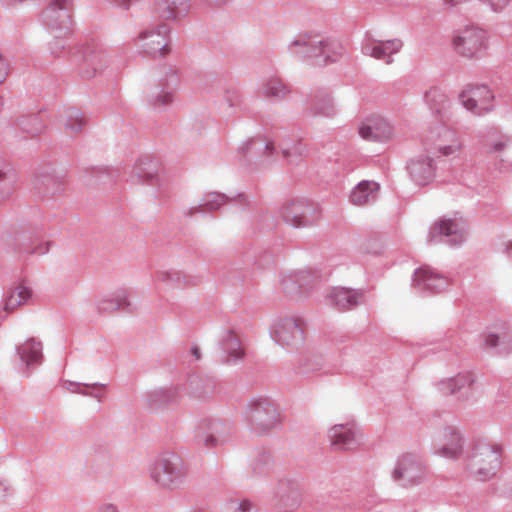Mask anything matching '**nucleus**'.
I'll return each mask as SVG.
<instances>
[{"instance_id":"nucleus-1","label":"nucleus","mask_w":512,"mask_h":512,"mask_svg":"<svg viewBox=\"0 0 512 512\" xmlns=\"http://www.w3.org/2000/svg\"><path fill=\"white\" fill-rule=\"evenodd\" d=\"M502 446L484 439L475 440L466 458V469L477 481L492 479L502 465Z\"/></svg>"},{"instance_id":"nucleus-2","label":"nucleus","mask_w":512,"mask_h":512,"mask_svg":"<svg viewBox=\"0 0 512 512\" xmlns=\"http://www.w3.org/2000/svg\"><path fill=\"white\" fill-rule=\"evenodd\" d=\"M151 481L158 487L178 489L188 476V466L176 452L164 451L158 454L148 466Z\"/></svg>"},{"instance_id":"nucleus-3","label":"nucleus","mask_w":512,"mask_h":512,"mask_svg":"<svg viewBox=\"0 0 512 512\" xmlns=\"http://www.w3.org/2000/svg\"><path fill=\"white\" fill-rule=\"evenodd\" d=\"M245 421L254 432L265 433L279 425L281 419L277 406L270 398L257 396L247 404Z\"/></svg>"},{"instance_id":"nucleus-4","label":"nucleus","mask_w":512,"mask_h":512,"mask_svg":"<svg viewBox=\"0 0 512 512\" xmlns=\"http://www.w3.org/2000/svg\"><path fill=\"white\" fill-rule=\"evenodd\" d=\"M474 383L473 374L465 371L437 381L435 389L440 396H454L457 402L470 404L476 402L480 397V391Z\"/></svg>"},{"instance_id":"nucleus-5","label":"nucleus","mask_w":512,"mask_h":512,"mask_svg":"<svg viewBox=\"0 0 512 512\" xmlns=\"http://www.w3.org/2000/svg\"><path fill=\"white\" fill-rule=\"evenodd\" d=\"M455 52L468 59L482 58L488 49V33L477 26H467L452 39Z\"/></svg>"},{"instance_id":"nucleus-6","label":"nucleus","mask_w":512,"mask_h":512,"mask_svg":"<svg viewBox=\"0 0 512 512\" xmlns=\"http://www.w3.org/2000/svg\"><path fill=\"white\" fill-rule=\"evenodd\" d=\"M232 435L229 422L217 418H205L199 421L194 432L196 445L207 449L216 448L228 442Z\"/></svg>"},{"instance_id":"nucleus-7","label":"nucleus","mask_w":512,"mask_h":512,"mask_svg":"<svg viewBox=\"0 0 512 512\" xmlns=\"http://www.w3.org/2000/svg\"><path fill=\"white\" fill-rule=\"evenodd\" d=\"M320 215L317 204L302 198L288 201L280 208L281 218L293 228H306L315 225L319 221Z\"/></svg>"},{"instance_id":"nucleus-8","label":"nucleus","mask_w":512,"mask_h":512,"mask_svg":"<svg viewBox=\"0 0 512 512\" xmlns=\"http://www.w3.org/2000/svg\"><path fill=\"white\" fill-rule=\"evenodd\" d=\"M77 63L81 77L90 79L110 66L111 56L102 43L93 41L81 47Z\"/></svg>"},{"instance_id":"nucleus-9","label":"nucleus","mask_w":512,"mask_h":512,"mask_svg":"<svg viewBox=\"0 0 512 512\" xmlns=\"http://www.w3.org/2000/svg\"><path fill=\"white\" fill-rule=\"evenodd\" d=\"M304 321L295 316H278L270 327L271 338L280 346L297 348L304 342Z\"/></svg>"},{"instance_id":"nucleus-10","label":"nucleus","mask_w":512,"mask_h":512,"mask_svg":"<svg viewBox=\"0 0 512 512\" xmlns=\"http://www.w3.org/2000/svg\"><path fill=\"white\" fill-rule=\"evenodd\" d=\"M467 238V225L462 220L441 219L429 229L427 240L429 243H444L457 247Z\"/></svg>"},{"instance_id":"nucleus-11","label":"nucleus","mask_w":512,"mask_h":512,"mask_svg":"<svg viewBox=\"0 0 512 512\" xmlns=\"http://www.w3.org/2000/svg\"><path fill=\"white\" fill-rule=\"evenodd\" d=\"M73 9V0H51L42 11V23L51 33L67 34L72 25Z\"/></svg>"},{"instance_id":"nucleus-12","label":"nucleus","mask_w":512,"mask_h":512,"mask_svg":"<svg viewBox=\"0 0 512 512\" xmlns=\"http://www.w3.org/2000/svg\"><path fill=\"white\" fill-rule=\"evenodd\" d=\"M424 147L431 155L452 156L461 150L462 143L454 130L440 124L426 137Z\"/></svg>"},{"instance_id":"nucleus-13","label":"nucleus","mask_w":512,"mask_h":512,"mask_svg":"<svg viewBox=\"0 0 512 512\" xmlns=\"http://www.w3.org/2000/svg\"><path fill=\"white\" fill-rule=\"evenodd\" d=\"M426 476V468L422 460L413 454H404L396 461L391 477L402 487L420 484Z\"/></svg>"},{"instance_id":"nucleus-14","label":"nucleus","mask_w":512,"mask_h":512,"mask_svg":"<svg viewBox=\"0 0 512 512\" xmlns=\"http://www.w3.org/2000/svg\"><path fill=\"white\" fill-rule=\"evenodd\" d=\"M462 106L476 116H483L494 108V94L487 85L471 84L460 94Z\"/></svg>"},{"instance_id":"nucleus-15","label":"nucleus","mask_w":512,"mask_h":512,"mask_svg":"<svg viewBox=\"0 0 512 512\" xmlns=\"http://www.w3.org/2000/svg\"><path fill=\"white\" fill-rule=\"evenodd\" d=\"M169 28L161 23L155 27L143 30L137 41L142 51L151 57H162L170 52L168 45Z\"/></svg>"},{"instance_id":"nucleus-16","label":"nucleus","mask_w":512,"mask_h":512,"mask_svg":"<svg viewBox=\"0 0 512 512\" xmlns=\"http://www.w3.org/2000/svg\"><path fill=\"white\" fill-rule=\"evenodd\" d=\"M160 161L148 155L140 156L130 172L128 181L133 184L145 183L161 188L164 184Z\"/></svg>"},{"instance_id":"nucleus-17","label":"nucleus","mask_w":512,"mask_h":512,"mask_svg":"<svg viewBox=\"0 0 512 512\" xmlns=\"http://www.w3.org/2000/svg\"><path fill=\"white\" fill-rule=\"evenodd\" d=\"M413 288L421 294H437L449 286L448 278L429 266H421L414 271Z\"/></svg>"},{"instance_id":"nucleus-18","label":"nucleus","mask_w":512,"mask_h":512,"mask_svg":"<svg viewBox=\"0 0 512 512\" xmlns=\"http://www.w3.org/2000/svg\"><path fill=\"white\" fill-rule=\"evenodd\" d=\"M465 439L460 431L452 426L445 427L434 439V453L447 458L458 459L463 454Z\"/></svg>"},{"instance_id":"nucleus-19","label":"nucleus","mask_w":512,"mask_h":512,"mask_svg":"<svg viewBox=\"0 0 512 512\" xmlns=\"http://www.w3.org/2000/svg\"><path fill=\"white\" fill-rule=\"evenodd\" d=\"M274 505L282 512L296 510L301 503V490L299 485L290 479H281L273 490Z\"/></svg>"},{"instance_id":"nucleus-20","label":"nucleus","mask_w":512,"mask_h":512,"mask_svg":"<svg viewBox=\"0 0 512 512\" xmlns=\"http://www.w3.org/2000/svg\"><path fill=\"white\" fill-rule=\"evenodd\" d=\"M190 0H153L152 13L163 21L179 22L190 12Z\"/></svg>"},{"instance_id":"nucleus-21","label":"nucleus","mask_w":512,"mask_h":512,"mask_svg":"<svg viewBox=\"0 0 512 512\" xmlns=\"http://www.w3.org/2000/svg\"><path fill=\"white\" fill-rule=\"evenodd\" d=\"M359 429L354 422L335 424L328 430L331 445L337 450H352L358 447Z\"/></svg>"},{"instance_id":"nucleus-22","label":"nucleus","mask_w":512,"mask_h":512,"mask_svg":"<svg viewBox=\"0 0 512 512\" xmlns=\"http://www.w3.org/2000/svg\"><path fill=\"white\" fill-rule=\"evenodd\" d=\"M178 82L177 71L170 67L169 71L166 72L165 78L160 79L159 85L152 91L149 100L150 104L158 110L170 105L173 102L174 90Z\"/></svg>"},{"instance_id":"nucleus-23","label":"nucleus","mask_w":512,"mask_h":512,"mask_svg":"<svg viewBox=\"0 0 512 512\" xmlns=\"http://www.w3.org/2000/svg\"><path fill=\"white\" fill-rule=\"evenodd\" d=\"M403 47V42L398 39L390 40H371L367 39L361 47L364 55L373 57L377 60H383L387 64L393 62L392 56L398 53Z\"/></svg>"},{"instance_id":"nucleus-24","label":"nucleus","mask_w":512,"mask_h":512,"mask_svg":"<svg viewBox=\"0 0 512 512\" xmlns=\"http://www.w3.org/2000/svg\"><path fill=\"white\" fill-rule=\"evenodd\" d=\"M330 304L339 311H349L365 301V290L334 287L329 293Z\"/></svg>"},{"instance_id":"nucleus-25","label":"nucleus","mask_w":512,"mask_h":512,"mask_svg":"<svg viewBox=\"0 0 512 512\" xmlns=\"http://www.w3.org/2000/svg\"><path fill=\"white\" fill-rule=\"evenodd\" d=\"M315 43L312 59H314L315 63L318 65L336 62L345 52L343 45L334 38H320L316 35Z\"/></svg>"},{"instance_id":"nucleus-26","label":"nucleus","mask_w":512,"mask_h":512,"mask_svg":"<svg viewBox=\"0 0 512 512\" xmlns=\"http://www.w3.org/2000/svg\"><path fill=\"white\" fill-rule=\"evenodd\" d=\"M34 185L43 196L59 194L64 190V174L58 172L53 166L42 168L35 177Z\"/></svg>"},{"instance_id":"nucleus-27","label":"nucleus","mask_w":512,"mask_h":512,"mask_svg":"<svg viewBox=\"0 0 512 512\" xmlns=\"http://www.w3.org/2000/svg\"><path fill=\"white\" fill-rule=\"evenodd\" d=\"M31 297V288L22 283L7 289L0 302V317L6 318L16 308L26 304Z\"/></svg>"},{"instance_id":"nucleus-28","label":"nucleus","mask_w":512,"mask_h":512,"mask_svg":"<svg viewBox=\"0 0 512 512\" xmlns=\"http://www.w3.org/2000/svg\"><path fill=\"white\" fill-rule=\"evenodd\" d=\"M257 93L264 98L281 101L290 93V88L278 74L273 73L261 78Z\"/></svg>"},{"instance_id":"nucleus-29","label":"nucleus","mask_w":512,"mask_h":512,"mask_svg":"<svg viewBox=\"0 0 512 512\" xmlns=\"http://www.w3.org/2000/svg\"><path fill=\"white\" fill-rule=\"evenodd\" d=\"M320 275L317 271L300 270L291 275L285 276L281 280L283 289L288 293L307 292L318 283Z\"/></svg>"},{"instance_id":"nucleus-30","label":"nucleus","mask_w":512,"mask_h":512,"mask_svg":"<svg viewBox=\"0 0 512 512\" xmlns=\"http://www.w3.org/2000/svg\"><path fill=\"white\" fill-rule=\"evenodd\" d=\"M306 105L305 112L309 116L332 117L337 112L329 91L325 89L310 94Z\"/></svg>"},{"instance_id":"nucleus-31","label":"nucleus","mask_w":512,"mask_h":512,"mask_svg":"<svg viewBox=\"0 0 512 512\" xmlns=\"http://www.w3.org/2000/svg\"><path fill=\"white\" fill-rule=\"evenodd\" d=\"M411 179L418 185L428 184L436 175V166L430 156H419L407 164Z\"/></svg>"},{"instance_id":"nucleus-32","label":"nucleus","mask_w":512,"mask_h":512,"mask_svg":"<svg viewBox=\"0 0 512 512\" xmlns=\"http://www.w3.org/2000/svg\"><path fill=\"white\" fill-rule=\"evenodd\" d=\"M11 244L18 253H27L31 255H44L50 250V242L42 241L34 245V234L31 231H15L9 236Z\"/></svg>"},{"instance_id":"nucleus-33","label":"nucleus","mask_w":512,"mask_h":512,"mask_svg":"<svg viewBox=\"0 0 512 512\" xmlns=\"http://www.w3.org/2000/svg\"><path fill=\"white\" fill-rule=\"evenodd\" d=\"M231 202L239 204L241 209L247 205V199L243 194H239L235 198H229L225 194L209 192L203 196L202 202L199 205L190 209L189 214L214 211Z\"/></svg>"},{"instance_id":"nucleus-34","label":"nucleus","mask_w":512,"mask_h":512,"mask_svg":"<svg viewBox=\"0 0 512 512\" xmlns=\"http://www.w3.org/2000/svg\"><path fill=\"white\" fill-rule=\"evenodd\" d=\"M42 349L41 341L35 338H29L24 343L16 346V353L19 356L21 364L29 370L42 363Z\"/></svg>"},{"instance_id":"nucleus-35","label":"nucleus","mask_w":512,"mask_h":512,"mask_svg":"<svg viewBox=\"0 0 512 512\" xmlns=\"http://www.w3.org/2000/svg\"><path fill=\"white\" fill-rule=\"evenodd\" d=\"M380 186L377 182L363 180L359 182L351 191L349 200L353 205L363 206L373 203L379 196Z\"/></svg>"},{"instance_id":"nucleus-36","label":"nucleus","mask_w":512,"mask_h":512,"mask_svg":"<svg viewBox=\"0 0 512 512\" xmlns=\"http://www.w3.org/2000/svg\"><path fill=\"white\" fill-rule=\"evenodd\" d=\"M220 347L223 352L222 361L224 363H235L244 356L241 341L233 331L227 330L223 333Z\"/></svg>"},{"instance_id":"nucleus-37","label":"nucleus","mask_w":512,"mask_h":512,"mask_svg":"<svg viewBox=\"0 0 512 512\" xmlns=\"http://www.w3.org/2000/svg\"><path fill=\"white\" fill-rule=\"evenodd\" d=\"M316 35L309 33H299L294 39L288 44V51L300 58L312 59L315 47Z\"/></svg>"},{"instance_id":"nucleus-38","label":"nucleus","mask_w":512,"mask_h":512,"mask_svg":"<svg viewBox=\"0 0 512 512\" xmlns=\"http://www.w3.org/2000/svg\"><path fill=\"white\" fill-rule=\"evenodd\" d=\"M296 372L299 375L309 377L311 375L327 373L324 369V359L321 355L308 354L299 359Z\"/></svg>"},{"instance_id":"nucleus-39","label":"nucleus","mask_w":512,"mask_h":512,"mask_svg":"<svg viewBox=\"0 0 512 512\" xmlns=\"http://www.w3.org/2000/svg\"><path fill=\"white\" fill-rule=\"evenodd\" d=\"M238 151L243 155H253L260 151L267 157H272L276 153V147L273 142H264L260 137L249 138L242 142Z\"/></svg>"},{"instance_id":"nucleus-40","label":"nucleus","mask_w":512,"mask_h":512,"mask_svg":"<svg viewBox=\"0 0 512 512\" xmlns=\"http://www.w3.org/2000/svg\"><path fill=\"white\" fill-rule=\"evenodd\" d=\"M131 306L127 300V293L125 290L117 291L115 295L104 296L98 303L97 307L100 312H114L116 310H129Z\"/></svg>"},{"instance_id":"nucleus-41","label":"nucleus","mask_w":512,"mask_h":512,"mask_svg":"<svg viewBox=\"0 0 512 512\" xmlns=\"http://www.w3.org/2000/svg\"><path fill=\"white\" fill-rule=\"evenodd\" d=\"M189 385L191 395L196 399H205L212 396L216 388L215 380L206 376L191 377Z\"/></svg>"},{"instance_id":"nucleus-42","label":"nucleus","mask_w":512,"mask_h":512,"mask_svg":"<svg viewBox=\"0 0 512 512\" xmlns=\"http://www.w3.org/2000/svg\"><path fill=\"white\" fill-rule=\"evenodd\" d=\"M61 35L55 36L54 40L49 43V51L54 57L70 56L75 62H77L81 47L71 46L64 36L66 34L60 33Z\"/></svg>"},{"instance_id":"nucleus-43","label":"nucleus","mask_w":512,"mask_h":512,"mask_svg":"<svg viewBox=\"0 0 512 512\" xmlns=\"http://www.w3.org/2000/svg\"><path fill=\"white\" fill-rule=\"evenodd\" d=\"M17 177L14 169L7 164L0 167V204L8 200L15 191Z\"/></svg>"},{"instance_id":"nucleus-44","label":"nucleus","mask_w":512,"mask_h":512,"mask_svg":"<svg viewBox=\"0 0 512 512\" xmlns=\"http://www.w3.org/2000/svg\"><path fill=\"white\" fill-rule=\"evenodd\" d=\"M509 139L499 140L491 145V152L494 155V165L500 172L508 171L511 166L509 157Z\"/></svg>"},{"instance_id":"nucleus-45","label":"nucleus","mask_w":512,"mask_h":512,"mask_svg":"<svg viewBox=\"0 0 512 512\" xmlns=\"http://www.w3.org/2000/svg\"><path fill=\"white\" fill-rule=\"evenodd\" d=\"M178 395L177 388H158L147 394V402L150 407L158 408L173 402Z\"/></svg>"},{"instance_id":"nucleus-46","label":"nucleus","mask_w":512,"mask_h":512,"mask_svg":"<svg viewBox=\"0 0 512 512\" xmlns=\"http://www.w3.org/2000/svg\"><path fill=\"white\" fill-rule=\"evenodd\" d=\"M15 126L29 136L40 134L45 127L43 120L36 114L19 117L15 122Z\"/></svg>"},{"instance_id":"nucleus-47","label":"nucleus","mask_w":512,"mask_h":512,"mask_svg":"<svg viewBox=\"0 0 512 512\" xmlns=\"http://www.w3.org/2000/svg\"><path fill=\"white\" fill-rule=\"evenodd\" d=\"M154 279L168 286H186L194 284L183 272L175 269L158 270L154 275Z\"/></svg>"},{"instance_id":"nucleus-48","label":"nucleus","mask_w":512,"mask_h":512,"mask_svg":"<svg viewBox=\"0 0 512 512\" xmlns=\"http://www.w3.org/2000/svg\"><path fill=\"white\" fill-rule=\"evenodd\" d=\"M65 129L71 134H76L81 131L85 124V118L81 110L78 108L70 107L64 111L61 119Z\"/></svg>"},{"instance_id":"nucleus-49","label":"nucleus","mask_w":512,"mask_h":512,"mask_svg":"<svg viewBox=\"0 0 512 512\" xmlns=\"http://www.w3.org/2000/svg\"><path fill=\"white\" fill-rule=\"evenodd\" d=\"M424 100L430 110L436 114H441L447 106V96L437 87L431 88L424 95Z\"/></svg>"},{"instance_id":"nucleus-50","label":"nucleus","mask_w":512,"mask_h":512,"mask_svg":"<svg viewBox=\"0 0 512 512\" xmlns=\"http://www.w3.org/2000/svg\"><path fill=\"white\" fill-rule=\"evenodd\" d=\"M374 124L376 141H387L393 137L394 129L385 119L378 118Z\"/></svg>"},{"instance_id":"nucleus-51","label":"nucleus","mask_w":512,"mask_h":512,"mask_svg":"<svg viewBox=\"0 0 512 512\" xmlns=\"http://www.w3.org/2000/svg\"><path fill=\"white\" fill-rule=\"evenodd\" d=\"M484 348L495 354H501V336L498 333L487 331L481 334Z\"/></svg>"},{"instance_id":"nucleus-52","label":"nucleus","mask_w":512,"mask_h":512,"mask_svg":"<svg viewBox=\"0 0 512 512\" xmlns=\"http://www.w3.org/2000/svg\"><path fill=\"white\" fill-rule=\"evenodd\" d=\"M228 505L231 512H255L254 504L247 499H233L229 501Z\"/></svg>"},{"instance_id":"nucleus-53","label":"nucleus","mask_w":512,"mask_h":512,"mask_svg":"<svg viewBox=\"0 0 512 512\" xmlns=\"http://www.w3.org/2000/svg\"><path fill=\"white\" fill-rule=\"evenodd\" d=\"M306 148L301 143H295L291 147L281 144V154L284 158H290L292 156H303L306 154Z\"/></svg>"},{"instance_id":"nucleus-54","label":"nucleus","mask_w":512,"mask_h":512,"mask_svg":"<svg viewBox=\"0 0 512 512\" xmlns=\"http://www.w3.org/2000/svg\"><path fill=\"white\" fill-rule=\"evenodd\" d=\"M224 101L229 108L238 106L241 102V97L237 89H227L224 93Z\"/></svg>"},{"instance_id":"nucleus-55","label":"nucleus","mask_w":512,"mask_h":512,"mask_svg":"<svg viewBox=\"0 0 512 512\" xmlns=\"http://www.w3.org/2000/svg\"><path fill=\"white\" fill-rule=\"evenodd\" d=\"M64 384L66 389L72 393L87 395L86 389L89 387V384H83L80 382L73 381H65Z\"/></svg>"},{"instance_id":"nucleus-56","label":"nucleus","mask_w":512,"mask_h":512,"mask_svg":"<svg viewBox=\"0 0 512 512\" xmlns=\"http://www.w3.org/2000/svg\"><path fill=\"white\" fill-rule=\"evenodd\" d=\"M359 135L364 140L376 141V137H375V124L373 123V125H370V124H363V125H361L359 127Z\"/></svg>"},{"instance_id":"nucleus-57","label":"nucleus","mask_w":512,"mask_h":512,"mask_svg":"<svg viewBox=\"0 0 512 512\" xmlns=\"http://www.w3.org/2000/svg\"><path fill=\"white\" fill-rule=\"evenodd\" d=\"M483 3L490 5L494 12L502 11L510 2V0H480Z\"/></svg>"},{"instance_id":"nucleus-58","label":"nucleus","mask_w":512,"mask_h":512,"mask_svg":"<svg viewBox=\"0 0 512 512\" xmlns=\"http://www.w3.org/2000/svg\"><path fill=\"white\" fill-rule=\"evenodd\" d=\"M9 74V64L7 60L0 54V85L4 83Z\"/></svg>"},{"instance_id":"nucleus-59","label":"nucleus","mask_w":512,"mask_h":512,"mask_svg":"<svg viewBox=\"0 0 512 512\" xmlns=\"http://www.w3.org/2000/svg\"><path fill=\"white\" fill-rule=\"evenodd\" d=\"M106 387L105 384H102V383H94V384H89V387L88 388H92V391L90 392H87V395L86 396H91L93 398H96L98 401H101L102 399V394H100L99 392L96 391L97 388H101V389H104Z\"/></svg>"},{"instance_id":"nucleus-60","label":"nucleus","mask_w":512,"mask_h":512,"mask_svg":"<svg viewBox=\"0 0 512 512\" xmlns=\"http://www.w3.org/2000/svg\"><path fill=\"white\" fill-rule=\"evenodd\" d=\"M269 461H270V456L269 455H266V454L261 455L259 460L257 461V463L254 464L253 470L256 473L261 474L263 471L261 470L259 464L260 463L268 464Z\"/></svg>"},{"instance_id":"nucleus-61","label":"nucleus","mask_w":512,"mask_h":512,"mask_svg":"<svg viewBox=\"0 0 512 512\" xmlns=\"http://www.w3.org/2000/svg\"><path fill=\"white\" fill-rule=\"evenodd\" d=\"M97 512H118V507L113 503H104L99 506Z\"/></svg>"},{"instance_id":"nucleus-62","label":"nucleus","mask_w":512,"mask_h":512,"mask_svg":"<svg viewBox=\"0 0 512 512\" xmlns=\"http://www.w3.org/2000/svg\"><path fill=\"white\" fill-rule=\"evenodd\" d=\"M192 354L194 355L196 360H199L201 358V351L200 348L197 346L192 347Z\"/></svg>"},{"instance_id":"nucleus-63","label":"nucleus","mask_w":512,"mask_h":512,"mask_svg":"<svg viewBox=\"0 0 512 512\" xmlns=\"http://www.w3.org/2000/svg\"><path fill=\"white\" fill-rule=\"evenodd\" d=\"M208 2H214L217 5L225 4L228 0H207Z\"/></svg>"}]
</instances>
